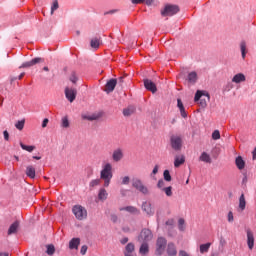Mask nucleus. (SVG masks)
Returning <instances> with one entry per match:
<instances>
[{
	"instance_id": "48",
	"label": "nucleus",
	"mask_w": 256,
	"mask_h": 256,
	"mask_svg": "<svg viewBox=\"0 0 256 256\" xmlns=\"http://www.w3.org/2000/svg\"><path fill=\"white\" fill-rule=\"evenodd\" d=\"M227 219H228V223H233V221H235L232 211L228 212Z\"/></svg>"
},
{
	"instance_id": "39",
	"label": "nucleus",
	"mask_w": 256,
	"mask_h": 256,
	"mask_svg": "<svg viewBox=\"0 0 256 256\" xmlns=\"http://www.w3.org/2000/svg\"><path fill=\"white\" fill-rule=\"evenodd\" d=\"M15 127L18 129V131H23V128L25 127V120L18 121L15 124Z\"/></svg>"
},
{
	"instance_id": "57",
	"label": "nucleus",
	"mask_w": 256,
	"mask_h": 256,
	"mask_svg": "<svg viewBox=\"0 0 256 256\" xmlns=\"http://www.w3.org/2000/svg\"><path fill=\"white\" fill-rule=\"evenodd\" d=\"M157 173H159V166L156 165L152 171V175H157Z\"/></svg>"
},
{
	"instance_id": "59",
	"label": "nucleus",
	"mask_w": 256,
	"mask_h": 256,
	"mask_svg": "<svg viewBox=\"0 0 256 256\" xmlns=\"http://www.w3.org/2000/svg\"><path fill=\"white\" fill-rule=\"evenodd\" d=\"M252 159L253 161H255L256 159V148H254V150L252 151Z\"/></svg>"
},
{
	"instance_id": "8",
	"label": "nucleus",
	"mask_w": 256,
	"mask_h": 256,
	"mask_svg": "<svg viewBox=\"0 0 256 256\" xmlns=\"http://www.w3.org/2000/svg\"><path fill=\"white\" fill-rule=\"evenodd\" d=\"M132 186L137 189V191H140V193H143V195H149V188L143 185V181L140 179L133 180Z\"/></svg>"
},
{
	"instance_id": "44",
	"label": "nucleus",
	"mask_w": 256,
	"mask_h": 256,
	"mask_svg": "<svg viewBox=\"0 0 256 256\" xmlns=\"http://www.w3.org/2000/svg\"><path fill=\"white\" fill-rule=\"evenodd\" d=\"M212 139H214V141L221 139V133L219 132V130H215L212 133Z\"/></svg>"
},
{
	"instance_id": "21",
	"label": "nucleus",
	"mask_w": 256,
	"mask_h": 256,
	"mask_svg": "<svg viewBox=\"0 0 256 256\" xmlns=\"http://www.w3.org/2000/svg\"><path fill=\"white\" fill-rule=\"evenodd\" d=\"M79 245H81V239L73 238L69 242V249H79Z\"/></svg>"
},
{
	"instance_id": "23",
	"label": "nucleus",
	"mask_w": 256,
	"mask_h": 256,
	"mask_svg": "<svg viewBox=\"0 0 256 256\" xmlns=\"http://www.w3.org/2000/svg\"><path fill=\"white\" fill-rule=\"evenodd\" d=\"M26 175L27 177H29L30 179H35V167H33L32 165H29L26 167Z\"/></svg>"
},
{
	"instance_id": "60",
	"label": "nucleus",
	"mask_w": 256,
	"mask_h": 256,
	"mask_svg": "<svg viewBox=\"0 0 256 256\" xmlns=\"http://www.w3.org/2000/svg\"><path fill=\"white\" fill-rule=\"evenodd\" d=\"M146 5H153V0H145Z\"/></svg>"
},
{
	"instance_id": "20",
	"label": "nucleus",
	"mask_w": 256,
	"mask_h": 256,
	"mask_svg": "<svg viewBox=\"0 0 256 256\" xmlns=\"http://www.w3.org/2000/svg\"><path fill=\"white\" fill-rule=\"evenodd\" d=\"M18 230H19V221H15L10 225L8 229V235H15V233H17Z\"/></svg>"
},
{
	"instance_id": "51",
	"label": "nucleus",
	"mask_w": 256,
	"mask_h": 256,
	"mask_svg": "<svg viewBox=\"0 0 256 256\" xmlns=\"http://www.w3.org/2000/svg\"><path fill=\"white\" fill-rule=\"evenodd\" d=\"M225 245H227V240H225V238L221 237L220 238V246L225 247Z\"/></svg>"
},
{
	"instance_id": "62",
	"label": "nucleus",
	"mask_w": 256,
	"mask_h": 256,
	"mask_svg": "<svg viewBox=\"0 0 256 256\" xmlns=\"http://www.w3.org/2000/svg\"><path fill=\"white\" fill-rule=\"evenodd\" d=\"M23 77H25V72H22V73L18 76V79L21 80V79H23Z\"/></svg>"
},
{
	"instance_id": "3",
	"label": "nucleus",
	"mask_w": 256,
	"mask_h": 256,
	"mask_svg": "<svg viewBox=\"0 0 256 256\" xmlns=\"http://www.w3.org/2000/svg\"><path fill=\"white\" fill-rule=\"evenodd\" d=\"M167 239L164 237H158L156 240V250L155 254L157 256H161L165 253V249H167Z\"/></svg>"
},
{
	"instance_id": "15",
	"label": "nucleus",
	"mask_w": 256,
	"mask_h": 256,
	"mask_svg": "<svg viewBox=\"0 0 256 256\" xmlns=\"http://www.w3.org/2000/svg\"><path fill=\"white\" fill-rule=\"evenodd\" d=\"M144 87L147 91H151V93H157V85L149 79H144Z\"/></svg>"
},
{
	"instance_id": "12",
	"label": "nucleus",
	"mask_w": 256,
	"mask_h": 256,
	"mask_svg": "<svg viewBox=\"0 0 256 256\" xmlns=\"http://www.w3.org/2000/svg\"><path fill=\"white\" fill-rule=\"evenodd\" d=\"M115 87H117V79H110L106 83L104 91L106 93H113V91H115Z\"/></svg>"
},
{
	"instance_id": "32",
	"label": "nucleus",
	"mask_w": 256,
	"mask_h": 256,
	"mask_svg": "<svg viewBox=\"0 0 256 256\" xmlns=\"http://www.w3.org/2000/svg\"><path fill=\"white\" fill-rule=\"evenodd\" d=\"M20 147L23 149V151H28V153H33V151H35V146H27L22 142H20Z\"/></svg>"
},
{
	"instance_id": "38",
	"label": "nucleus",
	"mask_w": 256,
	"mask_h": 256,
	"mask_svg": "<svg viewBox=\"0 0 256 256\" xmlns=\"http://www.w3.org/2000/svg\"><path fill=\"white\" fill-rule=\"evenodd\" d=\"M178 229L179 231H185V219L180 218L178 220Z\"/></svg>"
},
{
	"instance_id": "56",
	"label": "nucleus",
	"mask_w": 256,
	"mask_h": 256,
	"mask_svg": "<svg viewBox=\"0 0 256 256\" xmlns=\"http://www.w3.org/2000/svg\"><path fill=\"white\" fill-rule=\"evenodd\" d=\"M3 135H4L5 141H9V132H8L7 130H5V131L3 132Z\"/></svg>"
},
{
	"instance_id": "7",
	"label": "nucleus",
	"mask_w": 256,
	"mask_h": 256,
	"mask_svg": "<svg viewBox=\"0 0 256 256\" xmlns=\"http://www.w3.org/2000/svg\"><path fill=\"white\" fill-rule=\"evenodd\" d=\"M152 239H153V232H151L147 228L142 229V231L140 232V235L138 236L139 243H147Z\"/></svg>"
},
{
	"instance_id": "14",
	"label": "nucleus",
	"mask_w": 256,
	"mask_h": 256,
	"mask_svg": "<svg viewBox=\"0 0 256 256\" xmlns=\"http://www.w3.org/2000/svg\"><path fill=\"white\" fill-rule=\"evenodd\" d=\"M123 254L124 256H135V244H133L132 242L128 243L125 246Z\"/></svg>"
},
{
	"instance_id": "4",
	"label": "nucleus",
	"mask_w": 256,
	"mask_h": 256,
	"mask_svg": "<svg viewBox=\"0 0 256 256\" xmlns=\"http://www.w3.org/2000/svg\"><path fill=\"white\" fill-rule=\"evenodd\" d=\"M72 213H74L78 221H83V219H87V209H85V207L81 205H75L72 209Z\"/></svg>"
},
{
	"instance_id": "13",
	"label": "nucleus",
	"mask_w": 256,
	"mask_h": 256,
	"mask_svg": "<svg viewBox=\"0 0 256 256\" xmlns=\"http://www.w3.org/2000/svg\"><path fill=\"white\" fill-rule=\"evenodd\" d=\"M142 211H144L148 217H153V215H155V211L149 202H143Z\"/></svg>"
},
{
	"instance_id": "18",
	"label": "nucleus",
	"mask_w": 256,
	"mask_h": 256,
	"mask_svg": "<svg viewBox=\"0 0 256 256\" xmlns=\"http://www.w3.org/2000/svg\"><path fill=\"white\" fill-rule=\"evenodd\" d=\"M103 115L101 113H95L91 115H83L82 119H86V121H97V119H101Z\"/></svg>"
},
{
	"instance_id": "26",
	"label": "nucleus",
	"mask_w": 256,
	"mask_h": 256,
	"mask_svg": "<svg viewBox=\"0 0 256 256\" xmlns=\"http://www.w3.org/2000/svg\"><path fill=\"white\" fill-rule=\"evenodd\" d=\"M245 81V74L238 73L232 78V83H243Z\"/></svg>"
},
{
	"instance_id": "2",
	"label": "nucleus",
	"mask_w": 256,
	"mask_h": 256,
	"mask_svg": "<svg viewBox=\"0 0 256 256\" xmlns=\"http://www.w3.org/2000/svg\"><path fill=\"white\" fill-rule=\"evenodd\" d=\"M180 9L177 5L167 4L162 10V17H173V15H177Z\"/></svg>"
},
{
	"instance_id": "5",
	"label": "nucleus",
	"mask_w": 256,
	"mask_h": 256,
	"mask_svg": "<svg viewBox=\"0 0 256 256\" xmlns=\"http://www.w3.org/2000/svg\"><path fill=\"white\" fill-rule=\"evenodd\" d=\"M201 97H207L208 101L211 99V96H209V93L206 91L198 90L195 94L194 101L197 103L199 101V105H201L203 108L207 107V101L205 99H201Z\"/></svg>"
},
{
	"instance_id": "28",
	"label": "nucleus",
	"mask_w": 256,
	"mask_h": 256,
	"mask_svg": "<svg viewBox=\"0 0 256 256\" xmlns=\"http://www.w3.org/2000/svg\"><path fill=\"white\" fill-rule=\"evenodd\" d=\"M177 107L180 109L181 116L187 117V112H185V106H183L181 99H177Z\"/></svg>"
},
{
	"instance_id": "34",
	"label": "nucleus",
	"mask_w": 256,
	"mask_h": 256,
	"mask_svg": "<svg viewBox=\"0 0 256 256\" xmlns=\"http://www.w3.org/2000/svg\"><path fill=\"white\" fill-rule=\"evenodd\" d=\"M162 191L163 193H165L167 197H173V187L168 186V187L162 188Z\"/></svg>"
},
{
	"instance_id": "27",
	"label": "nucleus",
	"mask_w": 256,
	"mask_h": 256,
	"mask_svg": "<svg viewBox=\"0 0 256 256\" xmlns=\"http://www.w3.org/2000/svg\"><path fill=\"white\" fill-rule=\"evenodd\" d=\"M185 163V156H176L174 161V167H181Z\"/></svg>"
},
{
	"instance_id": "58",
	"label": "nucleus",
	"mask_w": 256,
	"mask_h": 256,
	"mask_svg": "<svg viewBox=\"0 0 256 256\" xmlns=\"http://www.w3.org/2000/svg\"><path fill=\"white\" fill-rule=\"evenodd\" d=\"M113 13H117V10H110L108 12H105V15H113Z\"/></svg>"
},
{
	"instance_id": "9",
	"label": "nucleus",
	"mask_w": 256,
	"mask_h": 256,
	"mask_svg": "<svg viewBox=\"0 0 256 256\" xmlns=\"http://www.w3.org/2000/svg\"><path fill=\"white\" fill-rule=\"evenodd\" d=\"M247 235V246L250 251H253V247H255V234H253V231L251 229L246 230Z\"/></svg>"
},
{
	"instance_id": "42",
	"label": "nucleus",
	"mask_w": 256,
	"mask_h": 256,
	"mask_svg": "<svg viewBox=\"0 0 256 256\" xmlns=\"http://www.w3.org/2000/svg\"><path fill=\"white\" fill-rule=\"evenodd\" d=\"M163 177H164V180L167 181V182H170L171 181V173L169 172V170H165L164 173H163Z\"/></svg>"
},
{
	"instance_id": "24",
	"label": "nucleus",
	"mask_w": 256,
	"mask_h": 256,
	"mask_svg": "<svg viewBox=\"0 0 256 256\" xmlns=\"http://www.w3.org/2000/svg\"><path fill=\"white\" fill-rule=\"evenodd\" d=\"M245 207H247V200H245V194H241V196L239 197L238 209L240 211H243Z\"/></svg>"
},
{
	"instance_id": "29",
	"label": "nucleus",
	"mask_w": 256,
	"mask_h": 256,
	"mask_svg": "<svg viewBox=\"0 0 256 256\" xmlns=\"http://www.w3.org/2000/svg\"><path fill=\"white\" fill-rule=\"evenodd\" d=\"M199 161H202L203 163H211V156L207 154V152H203L199 157Z\"/></svg>"
},
{
	"instance_id": "19",
	"label": "nucleus",
	"mask_w": 256,
	"mask_h": 256,
	"mask_svg": "<svg viewBox=\"0 0 256 256\" xmlns=\"http://www.w3.org/2000/svg\"><path fill=\"white\" fill-rule=\"evenodd\" d=\"M235 165L239 171H243L245 169V160H243V157L238 156L235 159Z\"/></svg>"
},
{
	"instance_id": "35",
	"label": "nucleus",
	"mask_w": 256,
	"mask_h": 256,
	"mask_svg": "<svg viewBox=\"0 0 256 256\" xmlns=\"http://www.w3.org/2000/svg\"><path fill=\"white\" fill-rule=\"evenodd\" d=\"M46 253L47 255H54L55 254V245L53 244H48L46 245Z\"/></svg>"
},
{
	"instance_id": "55",
	"label": "nucleus",
	"mask_w": 256,
	"mask_h": 256,
	"mask_svg": "<svg viewBox=\"0 0 256 256\" xmlns=\"http://www.w3.org/2000/svg\"><path fill=\"white\" fill-rule=\"evenodd\" d=\"M133 5H139L141 3H145V0H132Z\"/></svg>"
},
{
	"instance_id": "10",
	"label": "nucleus",
	"mask_w": 256,
	"mask_h": 256,
	"mask_svg": "<svg viewBox=\"0 0 256 256\" xmlns=\"http://www.w3.org/2000/svg\"><path fill=\"white\" fill-rule=\"evenodd\" d=\"M65 97H66V99H68V101L70 103H73V101H75V99L77 97V89L66 87L65 88Z\"/></svg>"
},
{
	"instance_id": "33",
	"label": "nucleus",
	"mask_w": 256,
	"mask_h": 256,
	"mask_svg": "<svg viewBox=\"0 0 256 256\" xmlns=\"http://www.w3.org/2000/svg\"><path fill=\"white\" fill-rule=\"evenodd\" d=\"M188 81H189V83H196L197 82V72H190L188 74Z\"/></svg>"
},
{
	"instance_id": "11",
	"label": "nucleus",
	"mask_w": 256,
	"mask_h": 256,
	"mask_svg": "<svg viewBox=\"0 0 256 256\" xmlns=\"http://www.w3.org/2000/svg\"><path fill=\"white\" fill-rule=\"evenodd\" d=\"M123 157H125V154L123 153V149L117 148L112 152V160L114 163H119L123 161Z\"/></svg>"
},
{
	"instance_id": "63",
	"label": "nucleus",
	"mask_w": 256,
	"mask_h": 256,
	"mask_svg": "<svg viewBox=\"0 0 256 256\" xmlns=\"http://www.w3.org/2000/svg\"><path fill=\"white\" fill-rule=\"evenodd\" d=\"M0 256H9V253H7V252H0Z\"/></svg>"
},
{
	"instance_id": "61",
	"label": "nucleus",
	"mask_w": 256,
	"mask_h": 256,
	"mask_svg": "<svg viewBox=\"0 0 256 256\" xmlns=\"http://www.w3.org/2000/svg\"><path fill=\"white\" fill-rule=\"evenodd\" d=\"M124 79H125V77H123V76L119 77L118 78V83H123Z\"/></svg>"
},
{
	"instance_id": "30",
	"label": "nucleus",
	"mask_w": 256,
	"mask_h": 256,
	"mask_svg": "<svg viewBox=\"0 0 256 256\" xmlns=\"http://www.w3.org/2000/svg\"><path fill=\"white\" fill-rule=\"evenodd\" d=\"M120 211H127L128 213H132L134 215L139 213V209H137L134 206H127V207H124V208H120Z\"/></svg>"
},
{
	"instance_id": "46",
	"label": "nucleus",
	"mask_w": 256,
	"mask_h": 256,
	"mask_svg": "<svg viewBox=\"0 0 256 256\" xmlns=\"http://www.w3.org/2000/svg\"><path fill=\"white\" fill-rule=\"evenodd\" d=\"M58 9H59V2L54 1L51 7V15H53V13H55V11H57Z\"/></svg>"
},
{
	"instance_id": "41",
	"label": "nucleus",
	"mask_w": 256,
	"mask_h": 256,
	"mask_svg": "<svg viewBox=\"0 0 256 256\" xmlns=\"http://www.w3.org/2000/svg\"><path fill=\"white\" fill-rule=\"evenodd\" d=\"M133 113H134V110L131 108H126L123 110L124 117H129V116L133 115Z\"/></svg>"
},
{
	"instance_id": "1",
	"label": "nucleus",
	"mask_w": 256,
	"mask_h": 256,
	"mask_svg": "<svg viewBox=\"0 0 256 256\" xmlns=\"http://www.w3.org/2000/svg\"><path fill=\"white\" fill-rule=\"evenodd\" d=\"M100 179L104 181V187H109V185H111V179H113V164L110 162L102 164Z\"/></svg>"
},
{
	"instance_id": "22",
	"label": "nucleus",
	"mask_w": 256,
	"mask_h": 256,
	"mask_svg": "<svg viewBox=\"0 0 256 256\" xmlns=\"http://www.w3.org/2000/svg\"><path fill=\"white\" fill-rule=\"evenodd\" d=\"M107 197H109V193L105 188H100L98 192V199L99 201H107Z\"/></svg>"
},
{
	"instance_id": "43",
	"label": "nucleus",
	"mask_w": 256,
	"mask_h": 256,
	"mask_svg": "<svg viewBox=\"0 0 256 256\" xmlns=\"http://www.w3.org/2000/svg\"><path fill=\"white\" fill-rule=\"evenodd\" d=\"M61 125L64 129H69V119L67 117H63Z\"/></svg>"
},
{
	"instance_id": "36",
	"label": "nucleus",
	"mask_w": 256,
	"mask_h": 256,
	"mask_svg": "<svg viewBox=\"0 0 256 256\" xmlns=\"http://www.w3.org/2000/svg\"><path fill=\"white\" fill-rule=\"evenodd\" d=\"M240 49L242 53V59H245V57L247 56V44H245V42H241Z\"/></svg>"
},
{
	"instance_id": "50",
	"label": "nucleus",
	"mask_w": 256,
	"mask_h": 256,
	"mask_svg": "<svg viewBox=\"0 0 256 256\" xmlns=\"http://www.w3.org/2000/svg\"><path fill=\"white\" fill-rule=\"evenodd\" d=\"M230 89H233V84L231 82H229L225 87H224V91H229Z\"/></svg>"
},
{
	"instance_id": "6",
	"label": "nucleus",
	"mask_w": 256,
	"mask_h": 256,
	"mask_svg": "<svg viewBox=\"0 0 256 256\" xmlns=\"http://www.w3.org/2000/svg\"><path fill=\"white\" fill-rule=\"evenodd\" d=\"M170 144L174 151H181V148L183 147V138H181V136L172 135L170 138Z\"/></svg>"
},
{
	"instance_id": "37",
	"label": "nucleus",
	"mask_w": 256,
	"mask_h": 256,
	"mask_svg": "<svg viewBox=\"0 0 256 256\" xmlns=\"http://www.w3.org/2000/svg\"><path fill=\"white\" fill-rule=\"evenodd\" d=\"M92 49H99V38H93L90 42Z\"/></svg>"
},
{
	"instance_id": "52",
	"label": "nucleus",
	"mask_w": 256,
	"mask_h": 256,
	"mask_svg": "<svg viewBox=\"0 0 256 256\" xmlns=\"http://www.w3.org/2000/svg\"><path fill=\"white\" fill-rule=\"evenodd\" d=\"M49 124V119L45 118L42 122V128L45 129V127H47V125Z\"/></svg>"
},
{
	"instance_id": "25",
	"label": "nucleus",
	"mask_w": 256,
	"mask_h": 256,
	"mask_svg": "<svg viewBox=\"0 0 256 256\" xmlns=\"http://www.w3.org/2000/svg\"><path fill=\"white\" fill-rule=\"evenodd\" d=\"M139 253L140 255H147L149 253V244L147 242H142Z\"/></svg>"
},
{
	"instance_id": "40",
	"label": "nucleus",
	"mask_w": 256,
	"mask_h": 256,
	"mask_svg": "<svg viewBox=\"0 0 256 256\" xmlns=\"http://www.w3.org/2000/svg\"><path fill=\"white\" fill-rule=\"evenodd\" d=\"M131 183V178L129 176H124L121 178V185H129Z\"/></svg>"
},
{
	"instance_id": "64",
	"label": "nucleus",
	"mask_w": 256,
	"mask_h": 256,
	"mask_svg": "<svg viewBox=\"0 0 256 256\" xmlns=\"http://www.w3.org/2000/svg\"><path fill=\"white\" fill-rule=\"evenodd\" d=\"M33 159H36L37 161L41 160V156H33Z\"/></svg>"
},
{
	"instance_id": "31",
	"label": "nucleus",
	"mask_w": 256,
	"mask_h": 256,
	"mask_svg": "<svg viewBox=\"0 0 256 256\" xmlns=\"http://www.w3.org/2000/svg\"><path fill=\"white\" fill-rule=\"evenodd\" d=\"M211 248V243L208 242L206 244L200 245V253L203 255V253H209V249Z\"/></svg>"
},
{
	"instance_id": "16",
	"label": "nucleus",
	"mask_w": 256,
	"mask_h": 256,
	"mask_svg": "<svg viewBox=\"0 0 256 256\" xmlns=\"http://www.w3.org/2000/svg\"><path fill=\"white\" fill-rule=\"evenodd\" d=\"M166 252L168 256H177V246H175V243H168L166 246Z\"/></svg>"
},
{
	"instance_id": "53",
	"label": "nucleus",
	"mask_w": 256,
	"mask_h": 256,
	"mask_svg": "<svg viewBox=\"0 0 256 256\" xmlns=\"http://www.w3.org/2000/svg\"><path fill=\"white\" fill-rule=\"evenodd\" d=\"M120 243H121L122 245H126V243H129V238H128V237L122 238V239L120 240Z\"/></svg>"
},
{
	"instance_id": "47",
	"label": "nucleus",
	"mask_w": 256,
	"mask_h": 256,
	"mask_svg": "<svg viewBox=\"0 0 256 256\" xmlns=\"http://www.w3.org/2000/svg\"><path fill=\"white\" fill-rule=\"evenodd\" d=\"M157 187L158 189H161V191H163V189H165V181L163 179H160L157 183Z\"/></svg>"
},
{
	"instance_id": "49",
	"label": "nucleus",
	"mask_w": 256,
	"mask_h": 256,
	"mask_svg": "<svg viewBox=\"0 0 256 256\" xmlns=\"http://www.w3.org/2000/svg\"><path fill=\"white\" fill-rule=\"evenodd\" d=\"M70 81L71 83H77V74H75V72H72L70 75Z\"/></svg>"
},
{
	"instance_id": "17",
	"label": "nucleus",
	"mask_w": 256,
	"mask_h": 256,
	"mask_svg": "<svg viewBox=\"0 0 256 256\" xmlns=\"http://www.w3.org/2000/svg\"><path fill=\"white\" fill-rule=\"evenodd\" d=\"M41 61H43V59H41V58H34V59H32L31 61L24 62V63L19 67V69H25V68H28V67H33V65H37V63H41Z\"/></svg>"
},
{
	"instance_id": "45",
	"label": "nucleus",
	"mask_w": 256,
	"mask_h": 256,
	"mask_svg": "<svg viewBox=\"0 0 256 256\" xmlns=\"http://www.w3.org/2000/svg\"><path fill=\"white\" fill-rule=\"evenodd\" d=\"M90 187H97L98 185H101V179H94L90 181Z\"/></svg>"
},
{
	"instance_id": "54",
	"label": "nucleus",
	"mask_w": 256,
	"mask_h": 256,
	"mask_svg": "<svg viewBox=\"0 0 256 256\" xmlns=\"http://www.w3.org/2000/svg\"><path fill=\"white\" fill-rule=\"evenodd\" d=\"M80 253H81V255H85V253H87V246H82L81 247V250H80Z\"/></svg>"
}]
</instances>
